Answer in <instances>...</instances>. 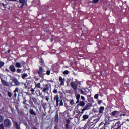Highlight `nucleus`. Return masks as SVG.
<instances>
[{
	"label": "nucleus",
	"mask_w": 129,
	"mask_h": 129,
	"mask_svg": "<svg viewBox=\"0 0 129 129\" xmlns=\"http://www.w3.org/2000/svg\"><path fill=\"white\" fill-rule=\"evenodd\" d=\"M70 85L73 90H74V91H76L77 90V87H78V81L77 80H76L75 81H72L70 83Z\"/></svg>",
	"instance_id": "f257e3e1"
},
{
	"label": "nucleus",
	"mask_w": 129,
	"mask_h": 129,
	"mask_svg": "<svg viewBox=\"0 0 129 129\" xmlns=\"http://www.w3.org/2000/svg\"><path fill=\"white\" fill-rule=\"evenodd\" d=\"M92 106V104L90 103H87L84 107V108L82 109V111H81V113L83 114L84 113V111H85V110H89V109H90V107Z\"/></svg>",
	"instance_id": "f03ea898"
},
{
	"label": "nucleus",
	"mask_w": 129,
	"mask_h": 129,
	"mask_svg": "<svg viewBox=\"0 0 129 129\" xmlns=\"http://www.w3.org/2000/svg\"><path fill=\"white\" fill-rule=\"evenodd\" d=\"M45 72V70H44V69H43L42 67H39V69L37 70V73L39 74V76L40 77L43 78L44 77V74H43V73H44V72Z\"/></svg>",
	"instance_id": "7ed1b4c3"
},
{
	"label": "nucleus",
	"mask_w": 129,
	"mask_h": 129,
	"mask_svg": "<svg viewBox=\"0 0 129 129\" xmlns=\"http://www.w3.org/2000/svg\"><path fill=\"white\" fill-rule=\"evenodd\" d=\"M4 126H6V127H10V126L12 125L11 120L9 119H6L4 122Z\"/></svg>",
	"instance_id": "20e7f679"
},
{
	"label": "nucleus",
	"mask_w": 129,
	"mask_h": 129,
	"mask_svg": "<svg viewBox=\"0 0 129 129\" xmlns=\"http://www.w3.org/2000/svg\"><path fill=\"white\" fill-rule=\"evenodd\" d=\"M11 79H12L13 82L16 85V86H20V85H21V83L19 81L18 79L12 77Z\"/></svg>",
	"instance_id": "39448f33"
},
{
	"label": "nucleus",
	"mask_w": 129,
	"mask_h": 129,
	"mask_svg": "<svg viewBox=\"0 0 129 129\" xmlns=\"http://www.w3.org/2000/svg\"><path fill=\"white\" fill-rule=\"evenodd\" d=\"M51 87V85H49V84H45L43 87V89L42 90V92L46 93L47 91H49V87Z\"/></svg>",
	"instance_id": "423d86ee"
},
{
	"label": "nucleus",
	"mask_w": 129,
	"mask_h": 129,
	"mask_svg": "<svg viewBox=\"0 0 129 129\" xmlns=\"http://www.w3.org/2000/svg\"><path fill=\"white\" fill-rule=\"evenodd\" d=\"M120 112L117 111H114L111 113V116H114V117H118Z\"/></svg>",
	"instance_id": "0eeeda50"
},
{
	"label": "nucleus",
	"mask_w": 129,
	"mask_h": 129,
	"mask_svg": "<svg viewBox=\"0 0 129 129\" xmlns=\"http://www.w3.org/2000/svg\"><path fill=\"white\" fill-rule=\"evenodd\" d=\"M1 79L2 83L3 85H5V86H9V83L3 79V78L0 77Z\"/></svg>",
	"instance_id": "6e6552de"
},
{
	"label": "nucleus",
	"mask_w": 129,
	"mask_h": 129,
	"mask_svg": "<svg viewBox=\"0 0 129 129\" xmlns=\"http://www.w3.org/2000/svg\"><path fill=\"white\" fill-rule=\"evenodd\" d=\"M54 100H56V106H59V96L58 95L55 96Z\"/></svg>",
	"instance_id": "1a4fd4ad"
},
{
	"label": "nucleus",
	"mask_w": 129,
	"mask_h": 129,
	"mask_svg": "<svg viewBox=\"0 0 129 129\" xmlns=\"http://www.w3.org/2000/svg\"><path fill=\"white\" fill-rule=\"evenodd\" d=\"M13 124L16 129H21V128L20 127V124H19L17 121H15L13 122Z\"/></svg>",
	"instance_id": "9d476101"
},
{
	"label": "nucleus",
	"mask_w": 129,
	"mask_h": 129,
	"mask_svg": "<svg viewBox=\"0 0 129 129\" xmlns=\"http://www.w3.org/2000/svg\"><path fill=\"white\" fill-rule=\"evenodd\" d=\"M20 4H22L21 8H23V6L26 5L27 6V1L26 0H19Z\"/></svg>",
	"instance_id": "9b49d317"
},
{
	"label": "nucleus",
	"mask_w": 129,
	"mask_h": 129,
	"mask_svg": "<svg viewBox=\"0 0 129 129\" xmlns=\"http://www.w3.org/2000/svg\"><path fill=\"white\" fill-rule=\"evenodd\" d=\"M9 69L12 71V72H16V68L14 65H11L9 67Z\"/></svg>",
	"instance_id": "f8f14e48"
},
{
	"label": "nucleus",
	"mask_w": 129,
	"mask_h": 129,
	"mask_svg": "<svg viewBox=\"0 0 129 129\" xmlns=\"http://www.w3.org/2000/svg\"><path fill=\"white\" fill-rule=\"evenodd\" d=\"M59 81L60 82V85H64V82H65V79L62 78V77H59Z\"/></svg>",
	"instance_id": "ddd939ff"
},
{
	"label": "nucleus",
	"mask_w": 129,
	"mask_h": 129,
	"mask_svg": "<svg viewBox=\"0 0 129 129\" xmlns=\"http://www.w3.org/2000/svg\"><path fill=\"white\" fill-rule=\"evenodd\" d=\"M55 122H59V114L58 113H56L55 116L54 117Z\"/></svg>",
	"instance_id": "4468645a"
},
{
	"label": "nucleus",
	"mask_w": 129,
	"mask_h": 129,
	"mask_svg": "<svg viewBox=\"0 0 129 129\" xmlns=\"http://www.w3.org/2000/svg\"><path fill=\"white\" fill-rule=\"evenodd\" d=\"M29 112L32 115H37V113H36V111H34L33 109H30L29 110Z\"/></svg>",
	"instance_id": "2eb2a0df"
},
{
	"label": "nucleus",
	"mask_w": 129,
	"mask_h": 129,
	"mask_svg": "<svg viewBox=\"0 0 129 129\" xmlns=\"http://www.w3.org/2000/svg\"><path fill=\"white\" fill-rule=\"evenodd\" d=\"M66 123L67 124H66V128L67 129H69L70 128L69 125L70 124V120L69 119L67 120Z\"/></svg>",
	"instance_id": "dca6fc26"
},
{
	"label": "nucleus",
	"mask_w": 129,
	"mask_h": 129,
	"mask_svg": "<svg viewBox=\"0 0 129 129\" xmlns=\"http://www.w3.org/2000/svg\"><path fill=\"white\" fill-rule=\"evenodd\" d=\"M1 5H2V7H3L4 9H8V10L11 9V8L8 7V4H4V3H2Z\"/></svg>",
	"instance_id": "f3484780"
},
{
	"label": "nucleus",
	"mask_w": 129,
	"mask_h": 129,
	"mask_svg": "<svg viewBox=\"0 0 129 129\" xmlns=\"http://www.w3.org/2000/svg\"><path fill=\"white\" fill-rule=\"evenodd\" d=\"M89 116L88 115H84L83 116V120H86V119H88Z\"/></svg>",
	"instance_id": "a211bd4d"
},
{
	"label": "nucleus",
	"mask_w": 129,
	"mask_h": 129,
	"mask_svg": "<svg viewBox=\"0 0 129 129\" xmlns=\"http://www.w3.org/2000/svg\"><path fill=\"white\" fill-rule=\"evenodd\" d=\"M15 67H17L18 68H21L22 67V64L20 63L17 62L15 64Z\"/></svg>",
	"instance_id": "6ab92c4d"
},
{
	"label": "nucleus",
	"mask_w": 129,
	"mask_h": 129,
	"mask_svg": "<svg viewBox=\"0 0 129 129\" xmlns=\"http://www.w3.org/2000/svg\"><path fill=\"white\" fill-rule=\"evenodd\" d=\"M78 105H79L80 106H84L85 105V102H84V101H81Z\"/></svg>",
	"instance_id": "aec40b11"
},
{
	"label": "nucleus",
	"mask_w": 129,
	"mask_h": 129,
	"mask_svg": "<svg viewBox=\"0 0 129 129\" xmlns=\"http://www.w3.org/2000/svg\"><path fill=\"white\" fill-rule=\"evenodd\" d=\"M104 110V107H100L99 109V113H102Z\"/></svg>",
	"instance_id": "412c9836"
},
{
	"label": "nucleus",
	"mask_w": 129,
	"mask_h": 129,
	"mask_svg": "<svg viewBox=\"0 0 129 129\" xmlns=\"http://www.w3.org/2000/svg\"><path fill=\"white\" fill-rule=\"evenodd\" d=\"M35 87L37 88H41V83L35 84Z\"/></svg>",
	"instance_id": "4be33fe9"
},
{
	"label": "nucleus",
	"mask_w": 129,
	"mask_h": 129,
	"mask_svg": "<svg viewBox=\"0 0 129 129\" xmlns=\"http://www.w3.org/2000/svg\"><path fill=\"white\" fill-rule=\"evenodd\" d=\"M79 91L81 92V94H83L84 95H86V93L84 92V91H83V90H82V89H79Z\"/></svg>",
	"instance_id": "5701e85b"
},
{
	"label": "nucleus",
	"mask_w": 129,
	"mask_h": 129,
	"mask_svg": "<svg viewBox=\"0 0 129 129\" xmlns=\"http://www.w3.org/2000/svg\"><path fill=\"white\" fill-rule=\"evenodd\" d=\"M28 77V74H23V75L22 76V78L23 79H25L26 77Z\"/></svg>",
	"instance_id": "b1692460"
},
{
	"label": "nucleus",
	"mask_w": 129,
	"mask_h": 129,
	"mask_svg": "<svg viewBox=\"0 0 129 129\" xmlns=\"http://www.w3.org/2000/svg\"><path fill=\"white\" fill-rule=\"evenodd\" d=\"M76 98L77 100H79L80 99V94H77L76 95Z\"/></svg>",
	"instance_id": "393cba45"
},
{
	"label": "nucleus",
	"mask_w": 129,
	"mask_h": 129,
	"mask_svg": "<svg viewBox=\"0 0 129 129\" xmlns=\"http://www.w3.org/2000/svg\"><path fill=\"white\" fill-rule=\"evenodd\" d=\"M63 105H64V104L63 103V100H61L60 101L59 106H63Z\"/></svg>",
	"instance_id": "a878e982"
},
{
	"label": "nucleus",
	"mask_w": 129,
	"mask_h": 129,
	"mask_svg": "<svg viewBox=\"0 0 129 129\" xmlns=\"http://www.w3.org/2000/svg\"><path fill=\"white\" fill-rule=\"evenodd\" d=\"M115 126H117V127L116 128V129H119L121 127L120 124H118V123H116L115 124Z\"/></svg>",
	"instance_id": "bb28decb"
},
{
	"label": "nucleus",
	"mask_w": 129,
	"mask_h": 129,
	"mask_svg": "<svg viewBox=\"0 0 129 129\" xmlns=\"http://www.w3.org/2000/svg\"><path fill=\"white\" fill-rule=\"evenodd\" d=\"M13 92L14 93H16V92H19V88H16Z\"/></svg>",
	"instance_id": "cd10ccee"
},
{
	"label": "nucleus",
	"mask_w": 129,
	"mask_h": 129,
	"mask_svg": "<svg viewBox=\"0 0 129 129\" xmlns=\"http://www.w3.org/2000/svg\"><path fill=\"white\" fill-rule=\"evenodd\" d=\"M71 105H74V100H71L70 101Z\"/></svg>",
	"instance_id": "c85d7f7f"
},
{
	"label": "nucleus",
	"mask_w": 129,
	"mask_h": 129,
	"mask_svg": "<svg viewBox=\"0 0 129 129\" xmlns=\"http://www.w3.org/2000/svg\"><path fill=\"white\" fill-rule=\"evenodd\" d=\"M21 72H22V69H18L17 70V73H21Z\"/></svg>",
	"instance_id": "c756f323"
},
{
	"label": "nucleus",
	"mask_w": 129,
	"mask_h": 129,
	"mask_svg": "<svg viewBox=\"0 0 129 129\" xmlns=\"http://www.w3.org/2000/svg\"><path fill=\"white\" fill-rule=\"evenodd\" d=\"M64 74H69V71L68 70H66L63 72V73Z\"/></svg>",
	"instance_id": "7c9ffc66"
},
{
	"label": "nucleus",
	"mask_w": 129,
	"mask_h": 129,
	"mask_svg": "<svg viewBox=\"0 0 129 129\" xmlns=\"http://www.w3.org/2000/svg\"><path fill=\"white\" fill-rule=\"evenodd\" d=\"M8 95L9 97H12V93L10 92H8Z\"/></svg>",
	"instance_id": "2f4dec72"
},
{
	"label": "nucleus",
	"mask_w": 129,
	"mask_h": 129,
	"mask_svg": "<svg viewBox=\"0 0 129 129\" xmlns=\"http://www.w3.org/2000/svg\"><path fill=\"white\" fill-rule=\"evenodd\" d=\"M4 65H5V63H4L3 62H0V68L1 67H3Z\"/></svg>",
	"instance_id": "473e14b6"
},
{
	"label": "nucleus",
	"mask_w": 129,
	"mask_h": 129,
	"mask_svg": "<svg viewBox=\"0 0 129 129\" xmlns=\"http://www.w3.org/2000/svg\"><path fill=\"white\" fill-rule=\"evenodd\" d=\"M95 99H97L98 98V94H95L94 96Z\"/></svg>",
	"instance_id": "72a5a7b5"
},
{
	"label": "nucleus",
	"mask_w": 129,
	"mask_h": 129,
	"mask_svg": "<svg viewBox=\"0 0 129 129\" xmlns=\"http://www.w3.org/2000/svg\"><path fill=\"white\" fill-rule=\"evenodd\" d=\"M99 1V0H93V3L94 4H96V3H98Z\"/></svg>",
	"instance_id": "f704fd0d"
},
{
	"label": "nucleus",
	"mask_w": 129,
	"mask_h": 129,
	"mask_svg": "<svg viewBox=\"0 0 129 129\" xmlns=\"http://www.w3.org/2000/svg\"><path fill=\"white\" fill-rule=\"evenodd\" d=\"M81 98L82 100H83L84 101H85V98H84V96H81Z\"/></svg>",
	"instance_id": "c9c22d12"
},
{
	"label": "nucleus",
	"mask_w": 129,
	"mask_h": 129,
	"mask_svg": "<svg viewBox=\"0 0 129 129\" xmlns=\"http://www.w3.org/2000/svg\"><path fill=\"white\" fill-rule=\"evenodd\" d=\"M53 93H58V90H57V89H54L53 91Z\"/></svg>",
	"instance_id": "e433bc0d"
},
{
	"label": "nucleus",
	"mask_w": 129,
	"mask_h": 129,
	"mask_svg": "<svg viewBox=\"0 0 129 129\" xmlns=\"http://www.w3.org/2000/svg\"><path fill=\"white\" fill-rule=\"evenodd\" d=\"M50 73H51V72H50V71L48 70L46 71V74L47 75H50Z\"/></svg>",
	"instance_id": "4c0bfd02"
},
{
	"label": "nucleus",
	"mask_w": 129,
	"mask_h": 129,
	"mask_svg": "<svg viewBox=\"0 0 129 129\" xmlns=\"http://www.w3.org/2000/svg\"><path fill=\"white\" fill-rule=\"evenodd\" d=\"M0 129H4V125H3V124H0Z\"/></svg>",
	"instance_id": "58836bf2"
},
{
	"label": "nucleus",
	"mask_w": 129,
	"mask_h": 129,
	"mask_svg": "<svg viewBox=\"0 0 129 129\" xmlns=\"http://www.w3.org/2000/svg\"><path fill=\"white\" fill-rule=\"evenodd\" d=\"M3 121V116L0 115V123Z\"/></svg>",
	"instance_id": "ea45409f"
},
{
	"label": "nucleus",
	"mask_w": 129,
	"mask_h": 129,
	"mask_svg": "<svg viewBox=\"0 0 129 129\" xmlns=\"http://www.w3.org/2000/svg\"><path fill=\"white\" fill-rule=\"evenodd\" d=\"M45 99H46V100H47V101H49V97H48V96H46L45 97Z\"/></svg>",
	"instance_id": "a19ab883"
},
{
	"label": "nucleus",
	"mask_w": 129,
	"mask_h": 129,
	"mask_svg": "<svg viewBox=\"0 0 129 129\" xmlns=\"http://www.w3.org/2000/svg\"><path fill=\"white\" fill-rule=\"evenodd\" d=\"M40 63H42V64H44V60H43L42 59H40Z\"/></svg>",
	"instance_id": "79ce46f5"
},
{
	"label": "nucleus",
	"mask_w": 129,
	"mask_h": 129,
	"mask_svg": "<svg viewBox=\"0 0 129 129\" xmlns=\"http://www.w3.org/2000/svg\"><path fill=\"white\" fill-rule=\"evenodd\" d=\"M98 103L99 104H100L101 103H102V101L99 100V101L98 102Z\"/></svg>",
	"instance_id": "37998d69"
},
{
	"label": "nucleus",
	"mask_w": 129,
	"mask_h": 129,
	"mask_svg": "<svg viewBox=\"0 0 129 129\" xmlns=\"http://www.w3.org/2000/svg\"><path fill=\"white\" fill-rule=\"evenodd\" d=\"M21 64H22V65H25L26 64V62L23 61V62H21Z\"/></svg>",
	"instance_id": "c03bdc74"
},
{
	"label": "nucleus",
	"mask_w": 129,
	"mask_h": 129,
	"mask_svg": "<svg viewBox=\"0 0 129 129\" xmlns=\"http://www.w3.org/2000/svg\"><path fill=\"white\" fill-rule=\"evenodd\" d=\"M31 91L32 92H35V90H34L33 89H32L31 90Z\"/></svg>",
	"instance_id": "a18cd8bd"
},
{
	"label": "nucleus",
	"mask_w": 129,
	"mask_h": 129,
	"mask_svg": "<svg viewBox=\"0 0 129 129\" xmlns=\"http://www.w3.org/2000/svg\"><path fill=\"white\" fill-rule=\"evenodd\" d=\"M14 96H15V97H17V93H14Z\"/></svg>",
	"instance_id": "49530a36"
},
{
	"label": "nucleus",
	"mask_w": 129,
	"mask_h": 129,
	"mask_svg": "<svg viewBox=\"0 0 129 129\" xmlns=\"http://www.w3.org/2000/svg\"><path fill=\"white\" fill-rule=\"evenodd\" d=\"M1 8H3V5H2V3H0V9Z\"/></svg>",
	"instance_id": "de8ad7c7"
},
{
	"label": "nucleus",
	"mask_w": 129,
	"mask_h": 129,
	"mask_svg": "<svg viewBox=\"0 0 129 129\" xmlns=\"http://www.w3.org/2000/svg\"><path fill=\"white\" fill-rule=\"evenodd\" d=\"M53 41H54V38H51V42H53Z\"/></svg>",
	"instance_id": "09e8293b"
},
{
	"label": "nucleus",
	"mask_w": 129,
	"mask_h": 129,
	"mask_svg": "<svg viewBox=\"0 0 129 129\" xmlns=\"http://www.w3.org/2000/svg\"><path fill=\"white\" fill-rule=\"evenodd\" d=\"M6 71H7V72H9V69H6Z\"/></svg>",
	"instance_id": "8fccbe9b"
},
{
	"label": "nucleus",
	"mask_w": 129,
	"mask_h": 129,
	"mask_svg": "<svg viewBox=\"0 0 129 129\" xmlns=\"http://www.w3.org/2000/svg\"><path fill=\"white\" fill-rule=\"evenodd\" d=\"M76 103H79V100H77V102H76Z\"/></svg>",
	"instance_id": "3c124183"
},
{
	"label": "nucleus",
	"mask_w": 129,
	"mask_h": 129,
	"mask_svg": "<svg viewBox=\"0 0 129 129\" xmlns=\"http://www.w3.org/2000/svg\"><path fill=\"white\" fill-rule=\"evenodd\" d=\"M24 104H26V102H23Z\"/></svg>",
	"instance_id": "603ef678"
},
{
	"label": "nucleus",
	"mask_w": 129,
	"mask_h": 129,
	"mask_svg": "<svg viewBox=\"0 0 129 129\" xmlns=\"http://www.w3.org/2000/svg\"><path fill=\"white\" fill-rule=\"evenodd\" d=\"M122 115H123V114H121L120 115V116H122Z\"/></svg>",
	"instance_id": "864d4df0"
},
{
	"label": "nucleus",
	"mask_w": 129,
	"mask_h": 129,
	"mask_svg": "<svg viewBox=\"0 0 129 129\" xmlns=\"http://www.w3.org/2000/svg\"><path fill=\"white\" fill-rule=\"evenodd\" d=\"M8 1H15L16 2V0H8Z\"/></svg>",
	"instance_id": "5fc2aeb1"
},
{
	"label": "nucleus",
	"mask_w": 129,
	"mask_h": 129,
	"mask_svg": "<svg viewBox=\"0 0 129 129\" xmlns=\"http://www.w3.org/2000/svg\"><path fill=\"white\" fill-rule=\"evenodd\" d=\"M123 116H125V114H123Z\"/></svg>",
	"instance_id": "6e6d98bb"
},
{
	"label": "nucleus",
	"mask_w": 129,
	"mask_h": 129,
	"mask_svg": "<svg viewBox=\"0 0 129 129\" xmlns=\"http://www.w3.org/2000/svg\"><path fill=\"white\" fill-rule=\"evenodd\" d=\"M8 53H10V50H8Z\"/></svg>",
	"instance_id": "4d7b16f0"
},
{
	"label": "nucleus",
	"mask_w": 129,
	"mask_h": 129,
	"mask_svg": "<svg viewBox=\"0 0 129 129\" xmlns=\"http://www.w3.org/2000/svg\"><path fill=\"white\" fill-rule=\"evenodd\" d=\"M0 95H1V93H0Z\"/></svg>",
	"instance_id": "13d9d810"
}]
</instances>
